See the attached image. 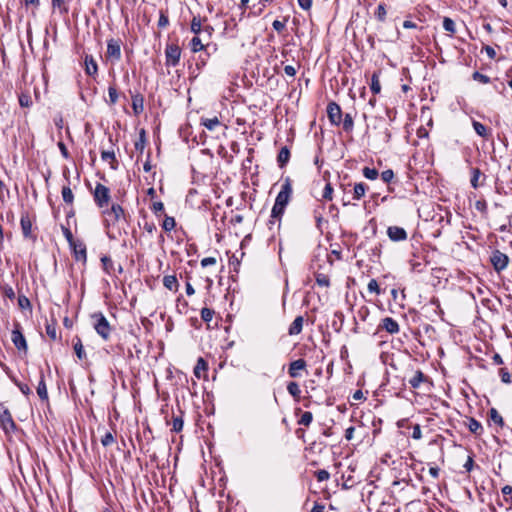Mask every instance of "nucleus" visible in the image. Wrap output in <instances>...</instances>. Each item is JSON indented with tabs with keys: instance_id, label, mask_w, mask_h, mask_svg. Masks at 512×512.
Wrapping results in <instances>:
<instances>
[{
	"instance_id": "nucleus-21",
	"label": "nucleus",
	"mask_w": 512,
	"mask_h": 512,
	"mask_svg": "<svg viewBox=\"0 0 512 512\" xmlns=\"http://www.w3.org/2000/svg\"><path fill=\"white\" fill-rule=\"evenodd\" d=\"M290 159V150L287 146H284L280 149L277 156V163L280 168L286 166Z\"/></svg>"
},
{
	"instance_id": "nucleus-33",
	"label": "nucleus",
	"mask_w": 512,
	"mask_h": 512,
	"mask_svg": "<svg viewBox=\"0 0 512 512\" xmlns=\"http://www.w3.org/2000/svg\"><path fill=\"white\" fill-rule=\"evenodd\" d=\"M61 194H62V198H63V201L67 204H72L73 201H74V194L70 188L69 185H65L62 187V191H61Z\"/></svg>"
},
{
	"instance_id": "nucleus-53",
	"label": "nucleus",
	"mask_w": 512,
	"mask_h": 512,
	"mask_svg": "<svg viewBox=\"0 0 512 512\" xmlns=\"http://www.w3.org/2000/svg\"><path fill=\"white\" fill-rule=\"evenodd\" d=\"M333 187L331 183H327L324 187L322 198L327 201H331L333 198Z\"/></svg>"
},
{
	"instance_id": "nucleus-41",
	"label": "nucleus",
	"mask_w": 512,
	"mask_h": 512,
	"mask_svg": "<svg viewBox=\"0 0 512 512\" xmlns=\"http://www.w3.org/2000/svg\"><path fill=\"white\" fill-rule=\"evenodd\" d=\"M169 25V18L167 10L161 9L159 11L158 27L164 29Z\"/></svg>"
},
{
	"instance_id": "nucleus-50",
	"label": "nucleus",
	"mask_w": 512,
	"mask_h": 512,
	"mask_svg": "<svg viewBox=\"0 0 512 512\" xmlns=\"http://www.w3.org/2000/svg\"><path fill=\"white\" fill-rule=\"evenodd\" d=\"M316 283L322 287H328L330 285V279L326 274L318 273L316 275Z\"/></svg>"
},
{
	"instance_id": "nucleus-44",
	"label": "nucleus",
	"mask_w": 512,
	"mask_h": 512,
	"mask_svg": "<svg viewBox=\"0 0 512 512\" xmlns=\"http://www.w3.org/2000/svg\"><path fill=\"white\" fill-rule=\"evenodd\" d=\"M313 421V414L310 411L303 412L297 423L303 426H309Z\"/></svg>"
},
{
	"instance_id": "nucleus-28",
	"label": "nucleus",
	"mask_w": 512,
	"mask_h": 512,
	"mask_svg": "<svg viewBox=\"0 0 512 512\" xmlns=\"http://www.w3.org/2000/svg\"><path fill=\"white\" fill-rule=\"evenodd\" d=\"M184 425L183 412L180 410L179 415H174L172 418V432L179 433L182 431Z\"/></svg>"
},
{
	"instance_id": "nucleus-58",
	"label": "nucleus",
	"mask_w": 512,
	"mask_h": 512,
	"mask_svg": "<svg viewBox=\"0 0 512 512\" xmlns=\"http://www.w3.org/2000/svg\"><path fill=\"white\" fill-rule=\"evenodd\" d=\"M61 229H62L63 235L66 238L69 245H73V243L76 242V240L74 239L71 230L68 227H65L63 225L61 226Z\"/></svg>"
},
{
	"instance_id": "nucleus-11",
	"label": "nucleus",
	"mask_w": 512,
	"mask_h": 512,
	"mask_svg": "<svg viewBox=\"0 0 512 512\" xmlns=\"http://www.w3.org/2000/svg\"><path fill=\"white\" fill-rule=\"evenodd\" d=\"M327 116L331 124L339 126L342 122V110L336 102L327 105Z\"/></svg>"
},
{
	"instance_id": "nucleus-63",
	"label": "nucleus",
	"mask_w": 512,
	"mask_h": 512,
	"mask_svg": "<svg viewBox=\"0 0 512 512\" xmlns=\"http://www.w3.org/2000/svg\"><path fill=\"white\" fill-rule=\"evenodd\" d=\"M314 219L316 221V226L319 230H321V225H322V222H323V216H322V213L319 209H315L314 210Z\"/></svg>"
},
{
	"instance_id": "nucleus-7",
	"label": "nucleus",
	"mask_w": 512,
	"mask_h": 512,
	"mask_svg": "<svg viewBox=\"0 0 512 512\" xmlns=\"http://www.w3.org/2000/svg\"><path fill=\"white\" fill-rule=\"evenodd\" d=\"M490 262L497 273L502 272L508 267L509 257L498 249L492 251Z\"/></svg>"
},
{
	"instance_id": "nucleus-27",
	"label": "nucleus",
	"mask_w": 512,
	"mask_h": 512,
	"mask_svg": "<svg viewBox=\"0 0 512 512\" xmlns=\"http://www.w3.org/2000/svg\"><path fill=\"white\" fill-rule=\"evenodd\" d=\"M467 426L469 431L475 435H481L483 432L482 424L475 418H469Z\"/></svg>"
},
{
	"instance_id": "nucleus-1",
	"label": "nucleus",
	"mask_w": 512,
	"mask_h": 512,
	"mask_svg": "<svg viewBox=\"0 0 512 512\" xmlns=\"http://www.w3.org/2000/svg\"><path fill=\"white\" fill-rule=\"evenodd\" d=\"M292 196V184L290 178H286L281 186V190L276 196L274 205L271 210L270 219L267 223L270 230L274 226L280 227L281 218L285 212L287 205L290 202Z\"/></svg>"
},
{
	"instance_id": "nucleus-35",
	"label": "nucleus",
	"mask_w": 512,
	"mask_h": 512,
	"mask_svg": "<svg viewBox=\"0 0 512 512\" xmlns=\"http://www.w3.org/2000/svg\"><path fill=\"white\" fill-rule=\"evenodd\" d=\"M489 417L492 422L497 424L500 427L504 426V420L503 417L499 414L496 408H491L489 410Z\"/></svg>"
},
{
	"instance_id": "nucleus-10",
	"label": "nucleus",
	"mask_w": 512,
	"mask_h": 512,
	"mask_svg": "<svg viewBox=\"0 0 512 512\" xmlns=\"http://www.w3.org/2000/svg\"><path fill=\"white\" fill-rule=\"evenodd\" d=\"M106 56L115 62L121 59V41L119 39L111 38L107 41Z\"/></svg>"
},
{
	"instance_id": "nucleus-60",
	"label": "nucleus",
	"mask_w": 512,
	"mask_h": 512,
	"mask_svg": "<svg viewBox=\"0 0 512 512\" xmlns=\"http://www.w3.org/2000/svg\"><path fill=\"white\" fill-rule=\"evenodd\" d=\"M394 178V172L393 170L391 169H387V170H384L382 173H381V179L385 182V183H390Z\"/></svg>"
},
{
	"instance_id": "nucleus-37",
	"label": "nucleus",
	"mask_w": 512,
	"mask_h": 512,
	"mask_svg": "<svg viewBox=\"0 0 512 512\" xmlns=\"http://www.w3.org/2000/svg\"><path fill=\"white\" fill-rule=\"evenodd\" d=\"M472 126L480 137L486 138L488 136V129L484 124L474 120Z\"/></svg>"
},
{
	"instance_id": "nucleus-14",
	"label": "nucleus",
	"mask_w": 512,
	"mask_h": 512,
	"mask_svg": "<svg viewBox=\"0 0 512 512\" xmlns=\"http://www.w3.org/2000/svg\"><path fill=\"white\" fill-rule=\"evenodd\" d=\"M73 250L74 258L76 261L86 262L87 260V252L86 246L81 241H76L73 245H70Z\"/></svg>"
},
{
	"instance_id": "nucleus-46",
	"label": "nucleus",
	"mask_w": 512,
	"mask_h": 512,
	"mask_svg": "<svg viewBox=\"0 0 512 512\" xmlns=\"http://www.w3.org/2000/svg\"><path fill=\"white\" fill-rule=\"evenodd\" d=\"M18 100H19V105L21 107L28 108L32 105V99H31V96L29 93L22 92L19 95Z\"/></svg>"
},
{
	"instance_id": "nucleus-24",
	"label": "nucleus",
	"mask_w": 512,
	"mask_h": 512,
	"mask_svg": "<svg viewBox=\"0 0 512 512\" xmlns=\"http://www.w3.org/2000/svg\"><path fill=\"white\" fill-rule=\"evenodd\" d=\"M101 159L105 162L109 161L110 162V167L113 169V170H116L117 167H118V161L116 159V156H115V153L113 150L111 151H102L101 152Z\"/></svg>"
},
{
	"instance_id": "nucleus-38",
	"label": "nucleus",
	"mask_w": 512,
	"mask_h": 512,
	"mask_svg": "<svg viewBox=\"0 0 512 512\" xmlns=\"http://www.w3.org/2000/svg\"><path fill=\"white\" fill-rule=\"evenodd\" d=\"M190 47L193 52H203L205 45L202 44L201 39L196 35L191 39Z\"/></svg>"
},
{
	"instance_id": "nucleus-9",
	"label": "nucleus",
	"mask_w": 512,
	"mask_h": 512,
	"mask_svg": "<svg viewBox=\"0 0 512 512\" xmlns=\"http://www.w3.org/2000/svg\"><path fill=\"white\" fill-rule=\"evenodd\" d=\"M11 340L19 351H24L25 353L27 352V341L22 333L21 326L19 323H16L14 325V328L11 332Z\"/></svg>"
},
{
	"instance_id": "nucleus-18",
	"label": "nucleus",
	"mask_w": 512,
	"mask_h": 512,
	"mask_svg": "<svg viewBox=\"0 0 512 512\" xmlns=\"http://www.w3.org/2000/svg\"><path fill=\"white\" fill-rule=\"evenodd\" d=\"M36 390H37V394H38L39 398L42 401H48L49 397H48L47 386H46L45 379H44L43 369L39 370V382H38V386H37Z\"/></svg>"
},
{
	"instance_id": "nucleus-42",
	"label": "nucleus",
	"mask_w": 512,
	"mask_h": 512,
	"mask_svg": "<svg viewBox=\"0 0 512 512\" xmlns=\"http://www.w3.org/2000/svg\"><path fill=\"white\" fill-rule=\"evenodd\" d=\"M108 96H109V100L107 101V103L109 105L116 104V102L118 101V98H119V94L117 92L115 85H110L108 87Z\"/></svg>"
},
{
	"instance_id": "nucleus-55",
	"label": "nucleus",
	"mask_w": 512,
	"mask_h": 512,
	"mask_svg": "<svg viewBox=\"0 0 512 512\" xmlns=\"http://www.w3.org/2000/svg\"><path fill=\"white\" fill-rule=\"evenodd\" d=\"M115 441V438L111 432H106L105 435L101 438V444L104 447H107L111 444H113Z\"/></svg>"
},
{
	"instance_id": "nucleus-62",
	"label": "nucleus",
	"mask_w": 512,
	"mask_h": 512,
	"mask_svg": "<svg viewBox=\"0 0 512 512\" xmlns=\"http://www.w3.org/2000/svg\"><path fill=\"white\" fill-rule=\"evenodd\" d=\"M285 26H286V20H284V21L274 20L272 23L273 29L276 30L278 33H281L285 29Z\"/></svg>"
},
{
	"instance_id": "nucleus-34",
	"label": "nucleus",
	"mask_w": 512,
	"mask_h": 512,
	"mask_svg": "<svg viewBox=\"0 0 512 512\" xmlns=\"http://www.w3.org/2000/svg\"><path fill=\"white\" fill-rule=\"evenodd\" d=\"M208 370V364L207 362L202 358H198L196 366L194 367V374L197 378H201V371H207Z\"/></svg>"
},
{
	"instance_id": "nucleus-17",
	"label": "nucleus",
	"mask_w": 512,
	"mask_h": 512,
	"mask_svg": "<svg viewBox=\"0 0 512 512\" xmlns=\"http://www.w3.org/2000/svg\"><path fill=\"white\" fill-rule=\"evenodd\" d=\"M249 2H238L234 3L233 7L231 8V20H241L243 18V15L246 11V8L248 7L247 4Z\"/></svg>"
},
{
	"instance_id": "nucleus-52",
	"label": "nucleus",
	"mask_w": 512,
	"mask_h": 512,
	"mask_svg": "<svg viewBox=\"0 0 512 512\" xmlns=\"http://www.w3.org/2000/svg\"><path fill=\"white\" fill-rule=\"evenodd\" d=\"M214 316V310L204 307L201 309V318L205 322H210Z\"/></svg>"
},
{
	"instance_id": "nucleus-6",
	"label": "nucleus",
	"mask_w": 512,
	"mask_h": 512,
	"mask_svg": "<svg viewBox=\"0 0 512 512\" xmlns=\"http://www.w3.org/2000/svg\"><path fill=\"white\" fill-rule=\"evenodd\" d=\"M181 49L177 44L168 43L165 48V64L168 67H175L179 64Z\"/></svg>"
},
{
	"instance_id": "nucleus-49",
	"label": "nucleus",
	"mask_w": 512,
	"mask_h": 512,
	"mask_svg": "<svg viewBox=\"0 0 512 512\" xmlns=\"http://www.w3.org/2000/svg\"><path fill=\"white\" fill-rule=\"evenodd\" d=\"M471 173H472L471 180H470L471 186L476 189L479 186L478 180L481 176V171L479 168H472Z\"/></svg>"
},
{
	"instance_id": "nucleus-57",
	"label": "nucleus",
	"mask_w": 512,
	"mask_h": 512,
	"mask_svg": "<svg viewBox=\"0 0 512 512\" xmlns=\"http://www.w3.org/2000/svg\"><path fill=\"white\" fill-rule=\"evenodd\" d=\"M472 78L473 80L475 81H479L483 84H487L490 82V78L482 73H480L479 71H475L473 74H472Z\"/></svg>"
},
{
	"instance_id": "nucleus-12",
	"label": "nucleus",
	"mask_w": 512,
	"mask_h": 512,
	"mask_svg": "<svg viewBox=\"0 0 512 512\" xmlns=\"http://www.w3.org/2000/svg\"><path fill=\"white\" fill-rule=\"evenodd\" d=\"M387 235L390 240L399 242L407 239V232L404 228L399 226H390L387 229Z\"/></svg>"
},
{
	"instance_id": "nucleus-56",
	"label": "nucleus",
	"mask_w": 512,
	"mask_h": 512,
	"mask_svg": "<svg viewBox=\"0 0 512 512\" xmlns=\"http://www.w3.org/2000/svg\"><path fill=\"white\" fill-rule=\"evenodd\" d=\"M315 477L319 482H323L330 478V473L325 469H320L315 472Z\"/></svg>"
},
{
	"instance_id": "nucleus-13",
	"label": "nucleus",
	"mask_w": 512,
	"mask_h": 512,
	"mask_svg": "<svg viewBox=\"0 0 512 512\" xmlns=\"http://www.w3.org/2000/svg\"><path fill=\"white\" fill-rule=\"evenodd\" d=\"M307 366V363L304 359L300 358L295 361H292L289 364L288 368V374L292 378H299L301 374L299 373L300 370H305Z\"/></svg>"
},
{
	"instance_id": "nucleus-32",
	"label": "nucleus",
	"mask_w": 512,
	"mask_h": 512,
	"mask_svg": "<svg viewBox=\"0 0 512 512\" xmlns=\"http://www.w3.org/2000/svg\"><path fill=\"white\" fill-rule=\"evenodd\" d=\"M379 74H380L379 72H374L371 77L370 89L373 94H379L381 91Z\"/></svg>"
},
{
	"instance_id": "nucleus-47",
	"label": "nucleus",
	"mask_w": 512,
	"mask_h": 512,
	"mask_svg": "<svg viewBox=\"0 0 512 512\" xmlns=\"http://www.w3.org/2000/svg\"><path fill=\"white\" fill-rule=\"evenodd\" d=\"M443 28L445 31L450 32L451 34L456 32L455 22L449 17H444Z\"/></svg>"
},
{
	"instance_id": "nucleus-19",
	"label": "nucleus",
	"mask_w": 512,
	"mask_h": 512,
	"mask_svg": "<svg viewBox=\"0 0 512 512\" xmlns=\"http://www.w3.org/2000/svg\"><path fill=\"white\" fill-rule=\"evenodd\" d=\"M85 72L89 76H95L98 72V65L92 55L86 54L84 57Z\"/></svg>"
},
{
	"instance_id": "nucleus-16",
	"label": "nucleus",
	"mask_w": 512,
	"mask_h": 512,
	"mask_svg": "<svg viewBox=\"0 0 512 512\" xmlns=\"http://www.w3.org/2000/svg\"><path fill=\"white\" fill-rule=\"evenodd\" d=\"M132 109L136 116L140 115L144 110V97L141 93L131 94Z\"/></svg>"
},
{
	"instance_id": "nucleus-64",
	"label": "nucleus",
	"mask_w": 512,
	"mask_h": 512,
	"mask_svg": "<svg viewBox=\"0 0 512 512\" xmlns=\"http://www.w3.org/2000/svg\"><path fill=\"white\" fill-rule=\"evenodd\" d=\"M474 459H473V456L469 455L465 464L463 465L464 469L466 472H471L472 469L474 468Z\"/></svg>"
},
{
	"instance_id": "nucleus-5",
	"label": "nucleus",
	"mask_w": 512,
	"mask_h": 512,
	"mask_svg": "<svg viewBox=\"0 0 512 512\" xmlns=\"http://www.w3.org/2000/svg\"><path fill=\"white\" fill-rule=\"evenodd\" d=\"M20 226L24 239L30 240L32 243H35L37 240V234L33 229V221L30 218L28 212H22Z\"/></svg>"
},
{
	"instance_id": "nucleus-61",
	"label": "nucleus",
	"mask_w": 512,
	"mask_h": 512,
	"mask_svg": "<svg viewBox=\"0 0 512 512\" xmlns=\"http://www.w3.org/2000/svg\"><path fill=\"white\" fill-rule=\"evenodd\" d=\"M385 16H386V9H385V6L384 4H380L377 8V10L375 11V17L379 20V21H384L385 20Z\"/></svg>"
},
{
	"instance_id": "nucleus-4",
	"label": "nucleus",
	"mask_w": 512,
	"mask_h": 512,
	"mask_svg": "<svg viewBox=\"0 0 512 512\" xmlns=\"http://www.w3.org/2000/svg\"><path fill=\"white\" fill-rule=\"evenodd\" d=\"M93 199L98 208L104 209L108 207L111 199L110 189L101 183H96Z\"/></svg>"
},
{
	"instance_id": "nucleus-29",
	"label": "nucleus",
	"mask_w": 512,
	"mask_h": 512,
	"mask_svg": "<svg viewBox=\"0 0 512 512\" xmlns=\"http://www.w3.org/2000/svg\"><path fill=\"white\" fill-rule=\"evenodd\" d=\"M287 391L294 398V400L296 402L300 401L301 389L297 382H294V381L289 382L287 384Z\"/></svg>"
},
{
	"instance_id": "nucleus-30",
	"label": "nucleus",
	"mask_w": 512,
	"mask_h": 512,
	"mask_svg": "<svg viewBox=\"0 0 512 512\" xmlns=\"http://www.w3.org/2000/svg\"><path fill=\"white\" fill-rule=\"evenodd\" d=\"M73 348L76 356L79 360H83L86 357L82 341L79 337H76L73 343Z\"/></svg>"
},
{
	"instance_id": "nucleus-54",
	"label": "nucleus",
	"mask_w": 512,
	"mask_h": 512,
	"mask_svg": "<svg viewBox=\"0 0 512 512\" xmlns=\"http://www.w3.org/2000/svg\"><path fill=\"white\" fill-rule=\"evenodd\" d=\"M191 31L196 35L201 32V19L199 17H193L191 21Z\"/></svg>"
},
{
	"instance_id": "nucleus-3",
	"label": "nucleus",
	"mask_w": 512,
	"mask_h": 512,
	"mask_svg": "<svg viewBox=\"0 0 512 512\" xmlns=\"http://www.w3.org/2000/svg\"><path fill=\"white\" fill-rule=\"evenodd\" d=\"M93 327L96 333L105 341L110 338L112 328L102 312L92 314Z\"/></svg>"
},
{
	"instance_id": "nucleus-23",
	"label": "nucleus",
	"mask_w": 512,
	"mask_h": 512,
	"mask_svg": "<svg viewBox=\"0 0 512 512\" xmlns=\"http://www.w3.org/2000/svg\"><path fill=\"white\" fill-rule=\"evenodd\" d=\"M427 381V377L421 370H417L412 378L409 379V384L413 389L420 387V384Z\"/></svg>"
},
{
	"instance_id": "nucleus-8",
	"label": "nucleus",
	"mask_w": 512,
	"mask_h": 512,
	"mask_svg": "<svg viewBox=\"0 0 512 512\" xmlns=\"http://www.w3.org/2000/svg\"><path fill=\"white\" fill-rule=\"evenodd\" d=\"M0 426L6 433L16 429L12 415L4 404H0Z\"/></svg>"
},
{
	"instance_id": "nucleus-43",
	"label": "nucleus",
	"mask_w": 512,
	"mask_h": 512,
	"mask_svg": "<svg viewBox=\"0 0 512 512\" xmlns=\"http://www.w3.org/2000/svg\"><path fill=\"white\" fill-rule=\"evenodd\" d=\"M175 226H176V221H175L174 217L166 215L163 220V223H162L163 230L166 232H170L171 230H173L175 228Z\"/></svg>"
},
{
	"instance_id": "nucleus-22",
	"label": "nucleus",
	"mask_w": 512,
	"mask_h": 512,
	"mask_svg": "<svg viewBox=\"0 0 512 512\" xmlns=\"http://www.w3.org/2000/svg\"><path fill=\"white\" fill-rule=\"evenodd\" d=\"M7 369L8 368H5V371L9 375L11 381L19 388L23 395L29 397L32 394V390L30 389V387L27 384L20 382L15 376L10 375Z\"/></svg>"
},
{
	"instance_id": "nucleus-48",
	"label": "nucleus",
	"mask_w": 512,
	"mask_h": 512,
	"mask_svg": "<svg viewBox=\"0 0 512 512\" xmlns=\"http://www.w3.org/2000/svg\"><path fill=\"white\" fill-rule=\"evenodd\" d=\"M45 330H46L47 336L51 340H53V341L57 340V330H56V324L55 323H47L46 327H45Z\"/></svg>"
},
{
	"instance_id": "nucleus-15",
	"label": "nucleus",
	"mask_w": 512,
	"mask_h": 512,
	"mask_svg": "<svg viewBox=\"0 0 512 512\" xmlns=\"http://www.w3.org/2000/svg\"><path fill=\"white\" fill-rule=\"evenodd\" d=\"M380 327L390 334H396L400 330L398 322L392 317L383 318Z\"/></svg>"
},
{
	"instance_id": "nucleus-26",
	"label": "nucleus",
	"mask_w": 512,
	"mask_h": 512,
	"mask_svg": "<svg viewBox=\"0 0 512 512\" xmlns=\"http://www.w3.org/2000/svg\"><path fill=\"white\" fill-rule=\"evenodd\" d=\"M163 285L170 291H177L178 280L175 275H166L163 278Z\"/></svg>"
},
{
	"instance_id": "nucleus-59",
	"label": "nucleus",
	"mask_w": 512,
	"mask_h": 512,
	"mask_svg": "<svg viewBox=\"0 0 512 512\" xmlns=\"http://www.w3.org/2000/svg\"><path fill=\"white\" fill-rule=\"evenodd\" d=\"M367 289L370 293L380 294V288L376 279H371L368 283Z\"/></svg>"
},
{
	"instance_id": "nucleus-31",
	"label": "nucleus",
	"mask_w": 512,
	"mask_h": 512,
	"mask_svg": "<svg viewBox=\"0 0 512 512\" xmlns=\"http://www.w3.org/2000/svg\"><path fill=\"white\" fill-rule=\"evenodd\" d=\"M201 124L209 131L214 130L220 125V121L217 117L213 118H201Z\"/></svg>"
},
{
	"instance_id": "nucleus-45",
	"label": "nucleus",
	"mask_w": 512,
	"mask_h": 512,
	"mask_svg": "<svg viewBox=\"0 0 512 512\" xmlns=\"http://www.w3.org/2000/svg\"><path fill=\"white\" fill-rule=\"evenodd\" d=\"M362 173L363 176L369 180H375L379 176V172L376 168L364 167Z\"/></svg>"
},
{
	"instance_id": "nucleus-39",
	"label": "nucleus",
	"mask_w": 512,
	"mask_h": 512,
	"mask_svg": "<svg viewBox=\"0 0 512 512\" xmlns=\"http://www.w3.org/2000/svg\"><path fill=\"white\" fill-rule=\"evenodd\" d=\"M341 124L345 132H351L354 127V121L352 116L349 113L345 114Z\"/></svg>"
},
{
	"instance_id": "nucleus-20",
	"label": "nucleus",
	"mask_w": 512,
	"mask_h": 512,
	"mask_svg": "<svg viewBox=\"0 0 512 512\" xmlns=\"http://www.w3.org/2000/svg\"><path fill=\"white\" fill-rule=\"evenodd\" d=\"M303 322H304L303 316H297L294 319V321L291 323V325L288 329V334L291 336L300 334L302 331V328H303Z\"/></svg>"
},
{
	"instance_id": "nucleus-51",
	"label": "nucleus",
	"mask_w": 512,
	"mask_h": 512,
	"mask_svg": "<svg viewBox=\"0 0 512 512\" xmlns=\"http://www.w3.org/2000/svg\"><path fill=\"white\" fill-rule=\"evenodd\" d=\"M498 373L503 383L509 384L512 382V375L509 373L507 368H500Z\"/></svg>"
},
{
	"instance_id": "nucleus-2",
	"label": "nucleus",
	"mask_w": 512,
	"mask_h": 512,
	"mask_svg": "<svg viewBox=\"0 0 512 512\" xmlns=\"http://www.w3.org/2000/svg\"><path fill=\"white\" fill-rule=\"evenodd\" d=\"M102 216L104 217L103 225L108 238L111 240L118 239L121 236L118 223L121 220H126V213L123 207L118 203H113L110 208L102 209Z\"/></svg>"
},
{
	"instance_id": "nucleus-25",
	"label": "nucleus",
	"mask_w": 512,
	"mask_h": 512,
	"mask_svg": "<svg viewBox=\"0 0 512 512\" xmlns=\"http://www.w3.org/2000/svg\"><path fill=\"white\" fill-rule=\"evenodd\" d=\"M367 189L368 186L365 183H356L353 187V200H360L362 197H364Z\"/></svg>"
},
{
	"instance_id": "nucleus-40",
	"label": "nucleus",
	"mask_w": 512,
	"mask_h": 512,
	"mask_svg": "<svg viewBox=\"0 0 512 512\" xmlns=\"http://www.w3.org/2000/svg\"><path fill=\"white\" fill-rule=\"evenodd\" d=\"M10 198V191L6 184L0 179V202L5 204Z\"/></svg>"
},
{
	"instance_id": "nucleus-36",
	"label": "nucleus",
	"mask_w": 512,
	"mask_h": 512,
	"mask_svg": "<svg viewBox=\"0 0 512 512\" xmlns=\"http://www.w3.org/2000/svg\"><path fill=\"white\" fill-rule=\"evenodd\" d=\"M146 145V132L144 129H141L139 132V139L135 142L134 147L140 153L143 152Z\"/></svg>"
}]
</instances>
